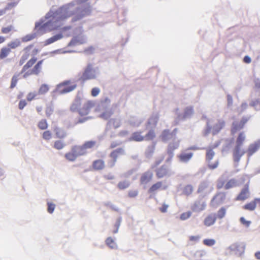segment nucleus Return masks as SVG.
Here are the masks:
<instances>
[{
	"mask_svg": "<svg viewBox=\"0 0 260 260\" xmlns=\"http://www.w3.org/2000/svg\"><path fill=\"white\" fill-rule=\"evenodd\" d=\"M77 5V2L73 1L54 11L51 9L44 17L36 22V27L41 26L40 31L45 29L53 30L58 29L62 25V22L71 16H74L72 22H76L90 14L91 8L89 5L75 7Z\"/></svg>",
	"mask_w": 260,
	"mask_h": 260,
	"instance_id": "nucleus-1",
	"label": "nucleus"
},
{
	"mask_svg": "<svg viewBox=\"0 0 260 260\" xmlns=\"http://www.w3.org/2000/svg\"><path fill=\"white\" fill-rule=\"evenodd\" d=\"M84 30L82 26L76 27L73 30V37L68 43V47L76 46L87 43V38L83 34Z\"/></svg>",
	"mask_w": 260,
	"mask_h": 260,
	"instance_id": "nucleus-2",
	"label": "nucleus"
},
{
	"mask_svg": "<svg viewBox=\"0 0 260 260\" xmlns=\"http://www.w3.org/2000/svg\"><path fill=\"white\" fill-rule=\"evenodd\" d=\"M245 139V136L243 132L240 133L236 141V146L233 150V156L235 162L238 163L241 157L246 153L244 150H241V147Z\"/></svg>",
	"mask_w": 260,
	"mask_h": 260,
	"instance_id": "nucleus-3",
	"label": "nucleus"
},
{
	"mask_svg": "<svg viewBox=\"0 0 260 260\" xmlns=\"http://www.w3.org/2000/svg\"><path fill=\"white\" fill-rule=\"evenodd\" d=\"M194 113V109L192 106H187L184 110L183 113L179 112V109H175L176 117L174 120L175 125H177L180 121H185L187 119H190Z\"/></svg>",
	"mask_w": 260,
	"mask_h": 260,
	"instance_id": "nucleus-4",
	"label": "nucleus"
},
{
	"mask_svg": "<svg viewBox=\"0 0 260 260\" xmlns=\"http://www.w3.org/2000/svg\"><path fill=\"white\" fill-rule=\"evenodd\" d=\"M96 77L95 69L93 68L91 63H88L84 68L83 72L78 78L77 81L80 82L82 84H84L85 81L94 79Z\"/></svg>",
	"mask_w": 260,
	"mask_h": 260,
	"instance_id": "nucleus-5",
	"label": "nucleus"
},
{
	"mask_svg": "<svg viewBox=\"0 0 260 260\" xmlns=\"http://www.w3.org/2000/svg\"><path fill=\"white\" fill-rule=\"evenodd\" d=\"M71 83V81L70 80L63 81L56 85L53 92H57L60 94H63L72 91L76 88L77 85L76 84H74L67 86Z\"/></svg>",
	"mask_w": 260,
	"mask_h": 260,
	"instance_id": "nucleus-6",
	"label": "nucleus"
},
{
	"mask_svg": "<svg viewBox=\"0 0 260 260\" xmlns=\"http://www.w3.org/2000/svg\"><path fill=\"white\" fill-rule=\"evenodd\" d=\"M246 244L243 242H236L232 244L228 247L231 255H235L237 257H241L245 252Z\"/></svg>",
	"mask_w": 260,
	"mask_h": 260,
	"instance_id": "nucleus-7",
	"label": "nucleus"
},
{
	"mask_svg": "<svg viewBox=\"0 0 260 260\" xmlns=\"http://www.w3.org/2000/svg\"><path fill=\"white\" fill-rule=\"evenodd\" d=\"M226 199V193L220 192L216 194L212 199L210 205L213 208H216L219 205L223 204Z\"/></svg>",
	"mask_w": 260,
	"mask_h": 260,
	"instance_id": "nucleus-8",
	"label": "nucleus"
},
{
	"mask_svg": "<svg viewBox=\"0 0 260 260\" xmlns=\"http://www.w3.org/2000/svg\"><path fill=\"white\" fill-rule=\"evenodd\" d=\"M203 197L204 196H200L191 206V209L193 212L199 213L205 209L206 203L203 200Z\"/></svg>",
	"mask_w": 260,
	"mask_h": 260,
	"instance_id": "nucleus-9",
	"label": "nucleus"
},
{
	"mask_svg": "<svg viewBox=\"0 0 260 260\" xmlns=\"http://www.w3.org/2000/svg\"><path fill=\"white\" fill-rule=\"evenodd\" d=\"M41 26H39L36 27V23L34 30H36V31L33 32L31 34L27 35L23 37L22 38V42H26L30 41L32 40V39H35V38H36L38 36H41L43 34H44L47 32H49V31H51V30H48L47 29H45L44 30L40 31L39 28Z\"/></svg>",
	"mask_w": 260,
	"mask_h": 260,
	"instance_id": "nucleus-10",
	"label": "nucleus"
},
{
	"mask_svg": "<svg viewBox=\"0 0 260 260\" xmlns=\"http://www.w3.org/2000/svg\"><path fill=\"white\" fill-rule=\"evenodd\" d=\"M249 185L247 183L244 185V187L241 189L238 196L236 198L235 200L236 201H244L249 197Z\"/></svg>",
	"mask_w": 260,
	"mask_h": 260,
	"instance_id": "nucleus-11",
	"label": "nucleus"
},
{
	"mask_svg": "<svg viewBox=\"0 0 260 260\" xmlns=\"http://www.w3.org/2000/svg\"><path fill=\"white\" fill-rule=\"evenodd\" d=\"M248 119L246 117H242L240 121H234L232 123V133H235L237 131L243 128L245 124L247 122Z\"/></svg>",
	"mask_w": 260,
	"mask_h": 260,
	"instance_id": "nucleus-12",
	"label": "nucleus"
},
{
	"mask_svg": "<svg viewBox=\"0 0 260 260\" xmlns=\"http://www.w3.org/2000/svg\"><path fill=\"white\" fill-rule=\"evenodd\" d=\"M159 115L158 113H153L147 122V128H153L156 125L158 121Z\"/></svg>",
	"mask_w": 260,
	"mask_h": 260,
	"instance_id": "nucleus-13",
	"label": "nucleus"
},
{
	"mask_svg": "<svg viewBox=\"0 0 260 260\" xmlns=\"http://www.w3.org/2000/svg\"><path fill=\"white\" fill-rule=\"evenodd\" d=\"M225 126V122L222 119H218L217 123L215 124L212 128V133L213 135H216L218 134L220 131Z\"/></svg>",
	"mask_w": 260,
	"mask_h": 260,
	"instance_id": "nucleus-14",
	"label": "nucleus"
},
{
	"mask_svg": "<svg viewBox=\"0 0 260 260\" xmlns=\"http://www.w3.org/2000/svg\"><path fill=\"white\" fill-rule=\"evenodd\" d=\"M110 100L106 97L104 100H102L98 106V109L100 111L104 110L112 109L110 107Z\"/></svg>",
	"mask_w": 260,
	"mask_h": 260,
	"instance_id": "nucleus-15",
	"label": "nucleus"
},
{
	"mask_svg": "<svg viewBox=\"0 0 260 260\" xmlns=\"http://www.w3.org/2000/svg\"><path fill=\"white\" fill-rule=\"evenodd\" d=\"M260 147V140L253 144H251L247 149V152L248 157H250L253 153L257 151Z\"/></svg>",
	"mask_w": 260,
	"mask_h": 260,
	"instance_id": "nucleus-16",
	"label": "nucleus"
},
{
	"mask_svg": "<svg viewBox=\"0 0 260 260\" xmlns=\"http://www.w3.org/2000/svg\"><path fill=\"white\" fill-rule=\"evenodd\" d=\"M192 152L186 153L184 152H181L178 155L179 161L181 162L187 163L193 156Z\"/></svg>",
	"mask_w": 260,
	"mask_h": 260,
	"instance_id": "nucleus-17",
	"label": "nucleus"
},
{
	"mask_svg": "<svg viewBox=\"0 0 260 260\" xmlns=\"http://www.w3.org/2000/svg\"><path fill=\"white\" fill-rule=\"evenodd\" d=\"M202 120H206V127L204 129V130L203 132V135L204 136L206 137L210 133L212 129V126L210 124V120L207 117L206 115H203L202 116L201 118Z\"/></svg>",
	"mask_w": 260,
	"mask_h": 260,
	"instance_id": "nucleus-18",
	"label": "nucleus"
},
{
	"mask_svg": "<svg viewBox=\"0 0 260 260\" xmlns=\"http://www.w3.org/2000/svg\"><path fill=\"white\" fill-rule=\"evenodd\" d=\"M144 137L141 135V132H136L133 133L131 136L128 138L127 141L141 142L143 141Z\"/></svg>",
	"mask_w": 260,
	"mask_h": 260,
	"instance_id": "nucleus-19",
	"label": "nucleus"
},
{
	"mask_svg": "<svg viewBox=\"0 0 260 260\" xmlns=\"http://www.w3.org/2000/svg\"><path fill=\"white\" fill-rule=\"evenodd\" d=\"M168 171L169 169L167 166L166 165H162L156 170V176L159 178H163L168 174Z\"/></svg>",
	"mask_w": 260,
	"mask_h": 260,
	"instance_id": "nucleus-20",
	"label": "nucleus"
},
{
	"mask_svg": "<svg viewBox=\"0 0 260 260\" xmlns=\"http://www.w3.org/2000/svg\"><path fill=\"white\" fill-rule=\"evenodd\" d=\"M121 124L120 119L118 118H111L107 122L106 129L110 127L111 125H113L114 128H117L121 126Z\"/></svg>",
	"mask_w": 260,
	"mask_h": 260,
	"instance_id": "nucleus-21",
	"label": "nucleus"
},
{
	"mask_svg": "<svg viewBox=\"0 0 260 260\" xmlns=\"http://www.w3.org/2000/svg\"><path fill=\"white\" fill-rule=\"evenodd\" d=\"M153 173L151 171H147L142 174L140 181L142 184H146L152 179Z\"/></svg>",
	"mask_w": 260,
	"mask_h": 260,
	"instance_id": "nucleus-22",
	"label": "nucleus"
},
{
	"mask_svg": "<svg viewBox=\"0 0 260 260\" xmlns=\"http://www.w3.org/2000/svg\"><path fill=\"white\" fill-rule=\"evenodd\" d=\"M72 151L74 152V153H75V155H76L77 157L79 156L83 155L86 153V151L84 150L83 145L74 146L72 148Z\"/></svg>",
	"mask_w": 260,
	"mask_h": 260,
	"instance_id": "nucleus-23",
	"label": "nucleus"
},
{
	"mask_svg": "<svg viewBox=\"0 0 260 260\" xmlns=\"http://www.w3.org/2000/svg\"><path fill=\"white\" fill-rule=\"evenodd\" d=\"M216 220V214H211L208 215L204 220V224L207 226H210L214 224Z\"/></svg>",
	"mask_w": 260,
	"mask_h": 260,
	"instance_id": "nucleus-24",
	"label": "nucleus"
},
{
	"mask_svg": "<svg viewBox=\"0 0 260 260\" xmlns=\"http://www.w3.org/2000/svg\"><path fill=\"white\" fill-rule=\"evenodd\" d=\"M92 167L95 170H101L105 167L104 161L102 159L95 160L93 162Z\"/></svg>",
	"mask_w": 260,
	"mask_h": 260,
	"instance_id": "nucleus-25",
	"label": "nucleus"
},
{
	"mask_svg": "<svg viewBox=\"0 0 260 260\" xmlns=\"http://www.w3.org/2000/svg\"><path fill=\"white\" fill-rule=\"evenodd\" d=\"M101 111L102 112V113L99 115V117L104 120H108L113 114L112 109L104 110Z\"/></svg>",
	"mask_w": 260,
	"mask_h": 260,
	"instance_id": "nucleus-26",
	"label": "nucleus"
},
{
	"mask_svg": "<svg viewBox=\"0 0 260 260\" xmlns=\"http://www.w3.org/2000/svg\"><path fill=\"white\" fill-rule=\"evenodd\" d=\"M174 136L173 134L170 133L169 129H165L162 132L161 138L163 142H167L168 140L173 138Z\"/></svg>",
	"mask_w": 260,
	"mask_h": 260,
	"instance_id": "nucleus-27",
	"label": "nucleus"
},
{
	"mask_svg": "<svg viewBox=\"0 0 260 260\" xmlns=\"http://www.w3.org/2000/svg\"><path fill=\"white\" fill-rule=\"evenodd\" d=\"M63 35L61 33H58L56 34L55 35L52 36V37L48 39L46 41L45 45H48L51 43H54V42L61 39L62 38Z\"/></svg>",
	"mask_w": 260,
	"mask_h": 260,
	"instance_id": "nucleus-28",
	"label": "nucleus"
},
{
	"mask_svg": "<svg viewBox=\"0 0 260 260\" xmlns=\"http://www.w3.org/2000/svg\"><path fill=\"white\" fill-rule=\"evenodd\" d=\"M206 252L204 250H198L195 251L193 254V258L194 260H201L202 257L206 255Z\"/></svg>",
	"mask_w": 260,
	"mask_h": 260,
	"instance_id": "nucleus-29",
	"label": "nucleus"
},
{
	"mask_svg": "<svg viewBox=\"0 0 260 260\" xmlns=\"http://www.w3.org/2000/svg\"><path fill=\"white\" fill-rule=\"evenodd\" d=\"M179 145V141H174L172 143H170L168 145L167 151L174 152V151L178 148Z\"/></svg>",
	"mask_w": 260,
	"mask_h": 260,
	"instance_id": "nucleus-30",
	"label": "nucleus"
},
{
	"mask_svg": "<svg viewBox=\"0 0 260 260\" xmlns=\"http://www.w3.org/2000/svg\"><path fill=\"white\" fill-rule=\"evenodd\" d=\"M106 244L111 249H117V246L111 237H108L106 240Z\"/></svg>",
	"mask_w": 260,
	"mask_h": 260,
	"instance_id": "nucleus-31",
	"label": "nucleus"
},
{
	"mask_svg": "<svg viewBox=\"0 0 260 260\" xmlns=\"http://www.w3.org/2000/svg\"><path fill=\"white\" fill-rule=\"evenodd\" d=\"M256 201H255V199H254V201L245 204L243 208L245 210H249V211H253L256 208Z\"/></svg>",
	"mask_w": 260,
	"mask_h": 260,
	"instance_id": "nucleus-32",
	"label": "nucleus"
},
{
	"mask_svg": "<svg viewBox=\"0 0 260 260\" xmlns=\"http://www.w3.org/2000/svg\"><path fill=\"white\" fill-rule=\"evenodd\" d=\"M226 212V210L225 207H221L216 214V219H221L224 217Z\"/></svg>",
	"mask_w": 260,
	"mask_h": 260,
	"instance_id": "nucleus-33",
	"label": "nucleus"
},
{
	"mask_svg": "<svg viewBox=\"0 0 260 260\" xmlns=\"http://www.w3.org/2000/svg\"><path fill=\"white\" fill-rule=\"evenodd\" d=\"M11 51L10 48L7 47H3L1 49L0 52V58L4 59L6 58Z\"/></svg>",
	"mask_w": 260,
	"mask_h": 260,
	"instance_id": "nucleus-34",
	"label": "nucleus"
},
{
	"mask_svg": "<svg viewBox=\"0 0 260 260\" xmlns=\"http://www.w3.org/2000/svg\"><path fill=\"white\" fill-rule=\"evenodd\" d=\"M56 136L57 138L62 139L64 138L67 136L66 131L62 129L57 128L55 129Z\"/></svg>",
	"mask_w": 260,
	"mask_h": 260,
	"instance_id": "nucleus-35",
	"label": "nucleus"
},
{
	"mask_svg": "<svg viewBox=\"0 0 260 260\" xmlns=\"http://www.w3.org/2000/svg\"><path fill=\"white\" fill-rule=\"evenodd\" d=\"M65 157L69 161H74L76 159L77 156L74 152L71 151L65 154Z\"/></svg>",
	"mask_w": 260,
	"mask_h": 260,
	"instance_id": "nucleus-36",
	"label": "nucleus"
},
{
	"mask_svg": "<svg viewBox=\"0 0 260 260\" xmlns=\"http://www.w3.org/2000/svg\"><path fill=\"white\" fill-rule=\"evenodd\" d=\"M192 191L193 187L190 184L186 185L183 189V193L186 196L190 195L192 192Z\"/></svg>",
	"mask_w": 260,
	"mask_h": 260,
	"instance_id": "nucleus-37",
	"label": "nucleus"
},
{
	"mask_svg": "<svg viewBox=\"0 0 260 260\" xmlns=\"http://www.w3.org/2000/svg\"><path fill=\"white\" fill-rule=\"evenodd\" d=\"M66 146V144L63 141L61 140L56 141L54 143V147L57 150H61Z\"/></svg>",
	"mask_w": 260,
	"mask_h": 260,
	"instance_id": "nucleus-38",
	"label": "nucleus"
},
{
	"mask_svg": "<svg viewBox=\"0 0 260 260\" xmlns=\"http://www.w3.org/2000/svg\"><path fill=\"white\" fill-rule=\"evenodd\" d=\"M20 41L19 39H16L14 41H11L8 44V46L11 49H15L20 45Z\"/></svg>",
	"mask_w": 260,
	"mask_h": 260,
	"instance_id": "nucleus-39",
	"label": "nucleus"
},
{
	"mask_svg": "<svg viewBox=\"0 0 260 260\" xmlns=\"http://www.w3.org/2000/svg\"><path fill=\"white\" fill-rule=\"evenodd\" d=\"M208 187V183L207 182L204 181L200 183L197 192L201 193L203 192Z\"/></svg>",
	"mask_w": 260,
	"mask_h": 260,
	"instance_id": "nucleus-40",
	"label": "nucleus"
},
{
	"mask_svg": "<svg viewBox=\"0 0 260 260\" xmlns=\"http://www.w3.org/2000/svg\"><path fill=\"white\" fill-rule=\"evenodd\" d=\"M161 186V182H157L156 183L153 184L148 190L149 193H152L155 190L159 189Z\"/></svg>",
	"mask_w": 260,
	"mask_h": 260,
	"instance_id": "nucleus-41",
	"label": "nucleus"
},
{
	"mask_svg": "<svg viewBox=\"0 0 260 260\" xmlns=\"http://www.w3.org/2000/svg\"><path fill=\"white\" fill-rule=\"evenodd\" d=\"M155 145L152 144L148 146L146 151V155L147 157L151 156L154 152Z\"/></svg>",
	"mask_w": 260,
	"mask_h": 260,
	"instance_id": "nucleus-42",
	"label": "nucleus"
},
{
	"mask_svg": "<svg viewBox=\"0 0 260 260\" xmlns=\"http://www.w3.org/2000/svg\"><path fill=\"white\" fill-rule=\"evenodd\" d=\"M203 243L207 246H212L216 243V241L213 239H205L203 240Z\"/></svg>",
	"mask_w": 260,
	"mask_h": 260,
	"instance_id": "nucleus-43",
	"label": "nucleus"
},
{
	"mask_svg": "<svg viewBox=\"0 0 260 260\" xmlns=\"http://www.w3.org/2000/svg\"><path fill=\"white\" fill-rule=\"evenodd\" d=\"M95 144V142L94 141H89L84 143L83 145L84 150L86 151V149H90L93 147Z\"/></svg>",
	"mask_w": 260,
	"mask_h": 260,
	"instance_id": "nucleus-44",
	"label": "nucleus"
},
{
	"mask_svg": "<svg viewBox=\"0 0 260 260\" xmlns=\"http://www.w3.org/2000/svg\"><path fill=\"white\" fill-rule=\"evenodd\" d=\"M155 137V135L154 130L153 128H150L145 137L146 140H152Z\"/></svg>",
	"mask_w": 260,
	"mask_h": 260,
	"instance_id": "nucleus-45",
	"label": "nucleus"
},
{
	"mask_svg": "<svg viewBox=\"0 0 260 260\" xmlns=\"http://www.w3.org/2000/svg\"><path fill=\"white\" fill-rule=\"evenodd\" d=\"M240 223L246 228H249L251 223L250 220H247L244 217H241L239 219Z\"/></svg>",
	"mask_w": 260,
	"mask_h": 260,
	"instance_id": "nucleus-46",
	"label": "nucleus"
},
{
	"mask_svg": "<svg viewBox=\"0 0 260 260\" xmlns=\"http://www.w3.org/2000/svg\"><path fill=\"white\" fill-rule=\"evenodd\" d=\"M121 220H122L121 217H119L117 219L116 221V222L115 223V225H114V227H115V229L114 230H113V233L114 234H116V233H117L118 232L119 228V226L120 225V223H121Z\"/></svg>",
	"mask_w": 260,
	"mask_h": 260,
	"instance_id": "nucleus-47",
	"label": "nucleus"
},
{
	"mask_svg": "<svg viewBox=\"0 0 260 260\" xmlns=\"http://www.w3.org/2000/svg\"><path fill=\"white\" fill-rule=\"evenodd\" d=\"M54 108L52 105H47L46 108V114L47 117H49L53 113Z\"/></svg>",
	"mask_w": 260,
	"mask_h": 260,
	"instance_id": "nucleus-48",
	"label": "nucleus"
},
{
	"mask_svg": "<svg viewBox=\"0 0 260 260\" xmlns=\"http://www.w3.org/2000/svg\"><path fill=\"white\" fill-rule=\"evenodd\" d=\"M49 90V88L47 85L44 84H42L40 87L39 92L41 94H43L46 93Z\"/></svg>",
	"mask_w": 260,
	"mask_h": 260,
	"instance_id": "nucleus-49",
	"label": "nucleus"
},
{
	"mask_svg": "<svg viewBox=\"0 0 260 260\" xmlns=\"http://www.w3.org/2000/svg\"><path fill=\"white\" fill-rule=\"evenodd\" d=\"M38 127L41 129H45L48 127L47 121L45 119H42L38 123Z\"/></svg>",
	"mask_w": 260,
	"mask_h": 260,
	"instance_id": "nucleus-50",
	"label": "nucleus"
},
{
	"mask_svg": "<svg viewBox=\"0 0 260 260\" xmlns=\"http://www.w3.org/2000/svg\"><path fill=\"white\" fill-rule=\"evenodd\" d=\"M95 51V48L92 46H90L84 50V53L86 55H91L94 53Z\"/></svg>",
	"mask_w": 260,
	"mask_h": 260,
	"instance_id": "nucleus-51",
	"label": "nucleus"
},
{
	"mask_svg": "<svg viewBox=\"0 0 260 260\" xmlns=\"http://www.w3.org/2000/svg\"><path fill=\"white\" fill-rule=\"evenodd\" d=\"M19 76V75H14L11 79V83L10 85V88L12 89L14 88L17 83L18 81V77Z\"/></svg>",
	"mask_w": 260,
	"mask_h": 260,
	"instance_id": "nucleus-52",
	"label": "nucleus"
},
{
	"mask_svg": "<svg viewBox=\"0 0 260 260\" xmlns=\"http://www.w3.org/2000/svg\"><path fill=\"white\" fill-rule=\"evenodd\" d=\"M215 153L212 149L208 150L206 152V159L208 161L212 159L214 156Z\"/></svg>",
	"mask_w": 260,
	"mask_h": 260,
	"instance_id": "nucleus-53",
	"label": "nucleus"
},
{
	"mask_svg": "<svg viewBox=\"0 0 260 260\" xmlns=\"http://www.w3.org/2000/svg\"><path fill=\"white\" fill-rule=\"evenodd\" d=\"M191 215V212L188 211L184 212L180 215V218L182 220H185L189 218Z\"/></svg>",
	"mask_w": 260,
	"mask_h": 260,
	"instance_id": "nucleus-54",
	"label": "nucleus"
},
{
	"mask_svg": "<svg viewBox=\"0 0 260 260\" xmlns=\"http://www.w3.org/2000/svg\"><path fill=\"white\" fill-rule=\"evenodd\" d=\"M129 183L127 181L120 182L118 184V187L120 189H124L129 186Z\"/></svg>",
	"mask_w": 260,
	"mask_h": 260,
	"instance_id": "nucleus-55",
	"label": "nucleus"
},
{
	"mask_svg": "<svg viewBox=\"0 0 260 260\" xmlns=\"http://www.w3.org/2000/svg\"><path fill=\"white\" fill-rule=\"evenodd\" d=\"M55 204L52 203H47V211L48 213L51 214L52 213L55 209Z\"/></svg>",
	"mask_w": 260,
	"mask_h": 260,
	"instance_id": "nucleus-56",
	"label": "nucleus"
},
{
	"mask_svg": "<svg viewBox=\"0 0 260 260\" xmlns=\"http://www.w3.org/2000/svg\"><path fill=\"white\" fill-rule=\"evenodd\" d=\"M104 205L106 206L109 207L112 210H113L115 211L118 212V211H119V209L116 206H115L113 204H112L110 202H107L104 203Z\"/></svg>",
	"mask_w": 260,
	"mask_h": 260,
	"instance_id": "nucleus-57",
	"label": "nucleus"
},
{
	"mask_svg": "<svg viewBox=\"0 0 260 260\" xmlns=\"http://www.w3.org/2000/svg\"><path fill=\"white\" fill-rule=\"evenodd\" d=\"M78 112L81 116H84L87 115L90 111L83 106L82 109L79 108Z\"/></svg>",
	"mask_w": 260,
	"mask_h": 260,
	"instance_id": "nucleus-58",
	"label": "nucleus"
},
{
	"mask_svg": "<svg viewBox=\"0 0 260 260\" xmlns=\"http://www.w3.org/2000/svg\"><path fill=\"white\" fill-rule=\"evenodd\" d=\"M235 183V181L234 179H231L229 180L225 185L224 188L225 189H229L233 187Z\"/></svg>",
	"mask_w": 260,
	"mask_h": 260,
	"instance_id": "nucleus-59",
	"label": "nucleus"
},
{
	"mask_svg": "<svg viewBox=\"0 0 260 260\" xmlns=\"http://www.w3.org/2000/svg\"><path fill=\"white\" fill-rule=\"evenodd\" d=\"M51 138V133L49 131H45L43 134V138L46 140H49Z\"/></svg>",
	"mask_w": 260,
	"mask_h": 260,
	"instance_id": "nucleus-60",
	"label": "nucleus"
},
{
	"mask_svg": "<svg viewBox=\"0 0 260 260\" xmlns=\"http://www.w3.org/2000/svg\"><path fill=\"white\" fill-rule=\"evenodd\" d=\"M41 67L36 64L34 67L31 69V73L35 75H38L40 72Z\"/></svg>",
	"mask_w": 260,
	"mask_h": 260,
	"instance_id": "nucleus-61",
	"label": "nucleus"
},
{
	"mask_svg": "<svg viewBox=\"0 0 260 260\" xmlns=\"http://www.w3.org/2000/svg\"><path fill=\"white\" fill-rule=\"evenodd\" d=\"M83 106L90 111V109L94 106V103L92 101H88L86 102Z\"/></svg>",
	"mask_w": 260,
	"mask_h": 260,
	"instance_id": "nucleus-62",
	"label": "nucleus"
},
{
	"mask_svg": "<svg viewBox=\"0 0 260 260\" xmlns=\"http://www.w3.org/2000/svg\"><path fill=\"white\" fill-rule=\"evenodd\" d=\"M81 94L79 93H78L76 97V99L75 100V101L74 103L76 104L78 106L80 107L81 105Z\"/></svg>",
	"mask_w": 260,
	"mask_h": 260,
	"instance_id": "nucleus-63",
	"label": "nucleus"
},
{
	"mask_svg": "<svg viewBox=\"0 0 260 260\" xmlns=\"http://www.w3.org/2000/svg\"><path fill=\"white\" fill-rule=\"evenodd\" d=\"M100 89L98 87H94L91 89V95L95 97L96 96L100 93Z\"/></svg>",
	"mask_w": 260,
	"mask_h": 260,
	"instance_id": "nucleus-64",
	"label": "nucleus"
}]
</instances>
